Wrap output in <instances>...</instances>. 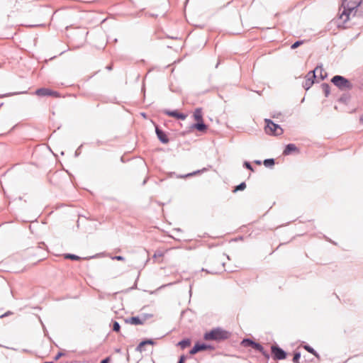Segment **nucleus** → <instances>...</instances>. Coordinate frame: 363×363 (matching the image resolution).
Wrapping results in <instances>:
<instances>
[{"instance_id":"bb28decb","label":"nucleus","mask_w":363,"mask_h":363,"mask_svg":"<svg viewBox=\"0 0 363 363\" xmlns=\"http://www.w3.org/2000/svg\"><path fill=\"white\" fill-rule=\"evenodd\" d=\"M244 166L247 168L248 169L251 170V171H253V169L251 166V164L248 162H245L244 163Z\"/></svg>"},{"instance_id":"39448f33","label":"nucleus","mask_w":363,"mask_h":363,"mask_svg":"<svg viewBox=\"0 0 363 363\" xmlns=\"http://www.w3.org/2000/svg\"><path fill=\"white\" fill-rule=\"evenodd\" d=\"M308 76L309 77L318 78L322 80L326 77V72L322 67H317L313 72H308Z\"/></svg>"},{"instance_id":"1a4fd4ad","label":"nucleus","mask_w":363,"mask_h":363,"mask_svg":"<svg viewBox=\"0 0 363 363\" xmlns=\"http://www.w3.org/2000/svg\"><path fill=\"white\" fill-rule=\"evenodd\" d=\"M164 113L169 116L174 118H176L177 119L184 120L186 118V115L184 113H179L177 111H164Z\"/></svg>"},{"instance_id":"aec40b11","label":"nucleus","mask_w":363,"mask_h":363,"mask_svg":"<svg viewBox=\"0 0 363 363\" xmlns=\"http://www.w3.org/2000/svg\"><path fill=\"white\" fill-rule=\"evenodd\" d=\"M264 164L266 167H272L274 164V161L273 159H267L264 161Z\"/></svg>"},{"instance_id":"f03ea898","label":"nucleus","mask_w":363,"mask_h":363,"mask_svg":"<svg viewBox=\"0 0 363 363\" xmlns=\"http://www.w3.org/2000/svg\"><path fill=\"white\" fill-rule=\"evenodd\" d=\"M230 333L225 330L217 328L206 333L204 338L206 340H222L228 338Z\"/></svg>"},{"instance_id":"9d476101","label":"nucleus","mask_w":363,"mask_h":363,"mask_svg":"<svg viewBox=\"0 0 363 363\" xmlns=\"http://www.w3.org/2000/svg\"><path fill=\"white\" fill-rule=\"evenodd\" d=\"M299 150L294 144H289L283 152L284 155H290L291 152H298Z\"/></svg>"},{"instance_id":"b1692460","label":"nucleus","mask_w":363,"mask_h":363,"mask_svg":"<svg viewBox=\"0 0 363 363\" xmlns=\"http://www.w3.org/2000/svg\"><path fill=\"white\" fill-rule=\"evenodd\" d=\"M50 96L55 98L61 97V95L59 92L52 90L50 91Z\"/></svg>"},{"instance_id":"20e7f679","label":"nucleus","mask_w":363,"mask_h":363,"mask_svg":"<svg viewBox=\"0 0 363 363\" xmlns=\"http://www.w3.org/2000/svg\"><path fill=\"white\" fill-rule=\"evenodd\" d=\"M266 123L264 130L266 133L272 135H281L283 133V129L277 124H275L269 119H265Z\"/></svg>"},{"instance_id":"4468645a","label":"nucleus","mask_w":363,"mask_h":363,"mask_svg":"<svg viewBox=\"0 0 363 363\" xmlns=\"http://www.w3.org/2000/svg\"><path fill=\"white\" fill-rule=\"evenodd\" d=\"M194 120L197 123L203 122V115H202V111L201 108H196L194 112Z\"/></svg>"},{"instance_id":"2f4dec72","label":"nucleus","mask_w":363,"mask_h":363,"mask_svg":"<svg viewBox=\"0 0 363 363\" xmlns=\"http://www.w3.org/2000/svg\"><path fill=\"white\" fill-rule=\"evenodd\" d=\"M60 356H61V354H58L56 356L55 359H56V360H57V359L60 358Z\"/></svg>"},{"instance_id":"6e6552de","label":"nucleus","mask_w":363,"mask_h":363,"mask_svg":"<svg viewBox=\"0 0 363 363\" xmlns=\"http://www.w3.org/2000/svg\"><path fill=\"white\" fill-rule=\"evenodd\" d=\"M147 318V315H144L143 317H131L129 319H126L125 321L126 323L131 325H143Z\"/></svg>"},{"instance_id":"dca6fc26","label":"nucleus","mask_w":363,"mask_h":363,"mask_svg":"<svg viewBox=\"0 0 363 363\" xmlns=\"http://www.w3.org/2000/svg\"><path fill=\"white\" fill-rule=\"evenodd\" d=\"M146 345H154V342L152 340H147L143 341L139 344V345L137 347V350L140 352H143L144 350V347Z\"/></svg>"},{"instance_id":"f257e3e1","label":"nucleus","mask_w":363,"mask_h":363,"mask_svg":"<svg viewBox=\"0 0 363 363\" xmlns=\"http://www.w3.org/2000/svg\"><path fill=\"white\" fill-rule=\"evenodd\" d=\"M362 1V0H343L342 4L343 11L340 16V18L343 22L347 21L350 14L354 13L353 15H354L356 9L361 4Z\"/></svg>"},{"instance_id":"7c9ffc66","label":"nucleus","mask_w":363,"mask_h":363,"mask_svg":"<svg viewBox=\"0 0 363 363\" xmlns=\"http://www.w3.org/2000/svg\"><path fill=\"white\" fill-rule=\"evenodd\" d=\"M114 259H116V260H118V261L124 260V257H123L121 256H116V257H114Z\"/></svg>"},{"instance_id":"c85d7f7f","label":"nucleus","mask_w":363,"mask_h":363,"mask_svg":"<svg viewBox=\"0 0 363 363\" xmlns=\"http://www.w3.org/2000/svg\"><path fill=\"white\" fill-rule=\"evenodd\" d=\"M163 257L164 256V254L161 252H157V253L155 254L154 257Z\"/></svg>"},{"instance_id":"7ed1b4c3","label":"nucleus","mask_w":363,"mask_h":363,"mask_svg":"<svg viewBox=\"0 0 363 363\" xmlns=\"http://www.w3.org/2000/svg\"><path fill=\"white\" fill-rule=\"evenodd\" d=\"M331 82L341 90H350L352 88V83L345 77L340 75L333 77Z\"/></svg>"},{"instance_id":"2eb2a0df","label":"nucleus","mask_w":363,"mask_h":363,"mask_svg":"<svg viewBox=\"0 0 363 363\" xmlns=\"http://www.w3.org/2000/svg\"><path fill=\"white\" fill-rule=\"evenodd\" d=\"M192 128L203 133H205L207 130V125L203 123V121L194 124Z\"/></svg>"},{"instance_id":"c756f323","label":"nucleus","mask_w":363,"mask_h":363,"mask_svg":"<svg viewBox=\"0 0 363 363\" xmlns=\"http://www.w3.org/2000/svg\"><path fill=\"white\" fill-rule=\"evenodd\" d=\"M110 357H107L104 359H103L100 363H108L110 362Z\"/></svg>"},{"instance_id":"72a5a7b5","label":"nucleus","mask_w":363,"mask_h":363,"mask_svg":"<svg viewBox=\"0 0 363 363\" xmlns=\"http://www.w3.org/2000/svg\"><path fill=\"white\" fill-rule=\"evenodd\" d=\"M255 163L257 164H261V162L260 161H256Z\"/></svg>"},{"instance_id":"a878e982","label":"nucleus","mask_w":363,"mask_h":363,"mask_svg":"<svg viewBox=\"0 0 363 363\" xmlns=\"http://www.w3.org/2000/svg\"><path fill=\"white\" fill-rule=\"evenodd\" d=\"M302 44H303V41H296L291 45V49H296V48H298L299 45H301Z\"/></svg>"},{"instance_id":"a211bd4d","label":"nucleus","mask_w":363,"mask_h":363,"mask_svg":"<svg viewBox=\"0 0 363 363\" xmlns=\"http://www.w3.org/2000/svg\"><path fill=\"white\" fill-rule=\"evenodd\" d=\"M313 77H309L308 73L306 76V82H305V87L306 89H309V87L313 84V81L312 80Z\"/></svg>"},{"instance_id":"4be33fe9","label":"nucleus","mask_w":363,"mask_h":363,"mask_svg":"<svg viewBox=\"0 0 363 363\" xmlns=\"http://www.w3.org/2000/svg\"><path fill=\"white\" fill-rule=\"evenodd\" d=\"M120 328H121V327H120L119 323L118 322H116V321L113 322V330L115 331V332L118 333V332H120Z\"/></svg>"},{"instance_id":"0eeeda50","label":"nucleus","mask_w":363,"mask_h":363,"mask_svg":"<svg viewBox=\"0 0 363 363\" xmlns=\"http://www.w3.org/2000/svg\"><path fill=\"white\" fill-rule=\"evenodd\" d=\"M272 353L274 355V358L276 359H284L286 358L285 352L277 346L272 347Z\"/></svg>"},{"instance_id":"6ab92c4d","label":"nucleus","mask_w":363,"mask_h":363,"mask_svg":"<svg viewBox=\"0 0 363 363\" xmlns=\"http://www.w3.org/2000/svg\"><path fill=\"white\" fill-rule=\"evenodd\" d=\"M304 349L308 351V352L313 354L316 357L319 358V354L309 345H305Z\"/></svg>"},{"instance_id":"393cba45","label":"nucleus","mask_w":363,"mask_h":363,"mask_svg":"<svg viewBox=\"0 0 363 363\" xmlns=\"http://www.w3.org/2000/svg\"><path fill=\"white\" fill-rule=\"evenodd\" d=\"M300 357H301L300 353H295L294 358H293V362L294 363H299L298 361H299Z\"/></svg>"},{"instance_id":"ddd939ff","label":"nucleus","mask_w":363,"mask_h":363,"mask_svg":"<svg viewBox=\"0 0 363 363\" xmlns=\"http://www.w3.org/2000/svg\"><path fill=\"white\" fill-rule=\"evenodd\" d=\"M51 89L48 88H40L35 91V94L38 96H50Z\"/></svg>"},{"instance_id":"cd10ccee","label":"nucleus","mask_w":363,"mask_h":363,"mask_svg":"<svg viewBox=\"0 0 363 363\" xmlns=\"http://www.w3.org/2000/svg\"><path fill=\"white\" fill-rule=\"evenodd\" d=\"M186 360V357L184 355H182L180 357V359H179V361L178 362V363H184Z\"/></svg>"},{"instance_id":"423d86ee","label":"nucleus","mask_w":363,"mask_h":363,"mask_svg":"<svg viewBox=\"0 0 363 363\" xmlns=\"http://www.w3.org/2000/svg\"><path fill=\"white\" fill-rule=\"evenodd\" d=\"M241 345L245 347H251L254 348L256 350L262 351L263 350V347L259 343L255 342L249 339H245L241 342Z\"/></svg>"},{"instance_id":"473e14b6","label":"nucleus","mask_w":363,"mask_h":363,"mask_svg":"<svg viewBox=\"0 0 363 363\" xmlns=\"http://www.w3.org/2000/svg\"><path fill=\"white\" fill-rule=\"evenodd\" d=\"M360 122L363 124V116L360 117Z\"/></svg>"},{"instance_id":"f3484780","label":"nucleus","mask_w":363,"mask_h":363,"mask_svg":"<svg viewBox=\"0 0 363 363\" xmlns=\"http://www.w3.org/2000/svg\"><path fill=\"white\" fill-rule=\"evenodd\" d=\"M178 345H179L182 349H184L191 345V341L189 339L183 340L178 343Z\"/></svg>"},{"instance_id":"5701e85b","label":"nucleus","mask_w":363,"mask_h":363,"mask_svg":"<svg viewBox=\"0 0 363 363\" xmlns=\"http://www.w3.org/2000/svg\"><path fill=\"white\" fill-rule=\"evenodd\" d=\"M65 257L72 260H79L80 259L78 256L74 255H67Z\"/></svg>"},{"instance_id":"f8f14e48","label":"nucleus","mask_w":363,"mask_h":363,"mask_svg":"<svg viewBox=\"0 0 363 363\" xmlns=\"http://www.w3.org/2000/svg\"><path fill=\"white\" fill-rule=\"evenodd\" d=\"M207 349V346L204 344H196L194 347L190 350L191 354H195L196 353L203 351Z\"/></svg>"},{"instance_id":"412c9836","label":"nucleus","mask_w":363,"mask_h":363,"mask_svg":"<svg viewBox=\"0 0 363 363\" xmlns=\"http://www.w3.org/2000/svg\"><path fill=\"white\" fill-rule=\"evenodd\" d=\"M245 188H246V184L245 182H242L235 187V189H234V192H235L237 191L244 190Z\"/></svg>"},{"instance_id":"9b49d317","label":"nucleus","mask_w":363,"mask_h":363,"mask_svg":"<svg viewBox=\"0 0 363 363\" xmlns=\"http://www.w3.org/2000/svg\"><path fill=\"white\" fill-rule=\"evenodd\" d=\"M156 133H157L158 138L160 139V140L162 143H167L169 142V139H168L167 135L162 130L159 129L158 128H156Z\"/></svg>"}]
</instances>
